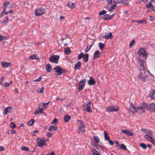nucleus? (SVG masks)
Segmentation results:
<instances>
[{
    "mask_svg": "<svg viewBox=\"0 0 155 155\" xmlns=\"http://www.w3.org/2000/svg\"><path fill=\"white\" fill-rule=\"evenodd\" d=\"M2 86L3 87H8L9 86V85L8 84V83L7 82H5L3 83V84Z\"/></svg>",
    "mask_w": 155,
    "mask_h": 155,
    "instance_id": "55",
    "label": "nucleus"
},
{
    "mask_svg": "<svg viewBox=\"0 0 155 155\" xmlns=\"http://www.w3.org/2000/svg\"><path fill=\"white\" fill-rule=\"evenodd\" d=\"M118 109V108L117 107L115 108L114 106H110L107 107L106 110L108 112H113L117 111Z\"/></svg>",
    "mask_w": 155,
    "mask_h": 155,
    "instance_id": "11",
    "label": "nucleus"
},
{
    "mask_svg": "<svg viewBox=\"0 0 155 155\" xmlns=\"http://www.w3.org/2000/svg\"><path fill=\"white\" fill-rule=\"evenodd\" d=\"M10 2H7L5 1V2H4V4L3 5V6H4V12L5 11V10H6L7 8L9 7L8 6V5H9L10 4Z\"/></svg>",
    "mask_w": 155,
    "mask_h": 155,
    "instance_id": "20",
    "label": "nucleus"
},
{
    "mask_svg": "<svg viewBox=\"0 0 155 155\" xmlns=\"http://www.w3.org/2000/svg\"><path fill=\"white\" fill-rule=\"evenodd\" d=\"M5 37L0 35V42H1L2 40L5 39Z\"/></svg>",
    "mask_w": 155,
    "mask_h": 155,
    "instance_id": "57",
    "label": "nucleus"
},
{
    "mask_svg": "<svg viewBox=\"0 0 155 155\" xmlns=\"http://www.w3.org/2000/svg\"><path fill=\"white\" fill-rule=\"evenodd\" d=\"M121 4H123V5H127L128 4V2L127 0H121Z\"/></svg>",
    "mask_w": 155,
    "mask_h": 155,
    "instance_id": "41",
    "label": "nucleus"
},
{
    "mask_svg": "<svg viewBox=\"0 0 155 155\" xmlns=\"http://www.w3.org/2000/svg\"><path fill=\"white\" fill-rule=\"evenodd\" d=\"M101 53L98 50L96 51L94 54L93 59L94 60H96L97 59L99 58L100 57Z\"/></svg>",
    "mask_w": 155,
    "mask_h": 155,
    "instance_id": "12",
    "label": "nucleus"
},
{
    "mask_svg": "<svg viewBox=\"0 0 155 155\" xmlns=\"http://www.w3.org/2000/svg\"><path fill=\"white\" fill-rule=\"evenodd\" d=\"M35 123V120L34 119H32L30 120L27 123V124L30 126H32Z\"/></svg>",
    "mask_w": 155,
    "mask_h": 155,
    "instance_id": "29",
    "label": "nucleus"
},
{
    "mask_svg": "<svg viewBox=\"0 0 155 155\" xmlns=\"http://www.w3.org/2000/svg\"><path fill=\"white\" fill-rule=\"evenodd\" d=\"M136 23H138L139 24H145L147 23V21L145 20L136 21Z\"/></svg>",
    "mask_w": 155,
    "mask_h": 155,
    "instance_id": "30",
    "label": "nucleus"
},
{
    "mask_svg": "<svg viewBox=\"0 0 155 155\" xmlns=\"http://www.w3.org/2000/svg\"><path fill=\"white\" fill-rule=\"evenodd\" d=\"M81 62L79 61L75 64L74 67V68L77 70L81 68Z\"/></svg>",
    "mask_w": 155,
    "mask_h": 155,
    "instance_id": "22",
    "label": "nucleus"
},
{
    "mask_svg": "<svg viewBox=\"0 0 155 155\" xmlns=\"http://www.w3.org/2000/svg\"><path fill=\"white\" fill-rule=\"evenodd\" d=\"M150 9H152V10L153 12H155V7H154L153 5V6H151Z\"/></svg>",
    "mask_w": 155,
    "mask_h": 155,
    "instance_id": "64",
    "label": "nucleus"
},
{
    "mask_svg": "<svg viewBox=\"0 0 155 155\" xmlns=\"http://www.w3.org/2000/svg\"><path fill=\"white\" fill-rule=\"evenodd\" d=\"M42 78V77L41 76H39L38 78L34 80V81L35 82L37 81H39L41 80Z\"/></svg>",
    "mask_w": 155,
    "mask_h": 155,
    "instance_id": "53",
    "label": "nucleus"
},
{
    "mask_svg": "<svg viewBox=\"0 0 155 155\" xmlns=\"http://www.w3.org/2000/svg\"><path fill=\"white\" fill-rule=\"evenodd\" d=\"M64 52L65 54L66 55H68L70 54L71 52V49H64Z\"/></svg>",
    "mask_w": 155,
    "mask_h": 155,
    "instance_id": "36",
    "label": "nucleus"
},
{
    "mask_svg": "<svg viewBox=\"0 0 155 155\" xmlns=\"http://www.w3.org/2000/svg\"><path fill=\"white\" fill-rule=\"evenodd\" d=\"M52 68L51 64H47L46 67V69L48 72H49L51 71V69H52Z\"/></svg>",
    "mask_w": 155,
    "mask_h": 155,
    "instance_id": "26",
    "label": "nucleus"
},
{
    "mask_svg": "<svg viewBox=\"0 0 155 155\" xmlns=\"http://www.w3.org/2000/svg\"><path fill=\"white\" fill-rule=\"evenodd\" d=\"M46 136L50 138L52 137V134L50 133V132H47L46 133Z\"/></svg>",
    "mask_w": 155,
    "mask_h": 155,
    "instance_id": "52",
    "label": "nucleus"
},
{
    "mask_svg": "<svg viewBox=\"0 0 155 155\" xmlns=\"http://www.w3.org/2000/svg\"><path fill=\"white\" fill-rule=\"evenodd\" d=\"M149 97L155 100V91L152 90L149 94Z\"/></svg>",
    "mask_w": 155,
    "mask_h": 155,
    "instance_id": "17",
    "label": "nucleus"
},
{
    "mask_svg": "<svg viewBox=\"0 0 155 155\" xmlns=\"http://www.w3.org/2000/svg\"><path fill=\"white\" fill-rule=\"evenodd\" d=\"M86 131V130H84V129H83V130H81V129H80L78 131V133H79V134H80L81 133H84V132H85Z\"/></svg>",
    "mask_w": 155,
    "mask_h": 155,
    "instance_id": "60",
    "label": "nucleus"
},
{
    "mask_svg": "<svg viewBox=\"0 0 155 155\" xmlns=\"http://www.w3.org/2000/svg\"><path fill=\"white\" fill-rule=\"evenodd\" d=\"M29 58L31 60H34V59H39V57L37 55H36L35 54H34L32 55H31L29 56Z\"/></svg>",
    "mask_w": 155,
    "mask_h": 155,
    "instance_id": "24",
    "label": "nucleus"
},
{
    "mask_svg": "<svg viewBox=\"0 0 155 155\" xmlns=\"http://www.w3.org/2000/svg\"><path fill=\"white\" fill-rule=\"evenodd\" d=\"M108 141L109 143V144L110 145H114V143L111 140H108Z\"/></svg>",
    "mask_w": 155,
    "mask_h": 155,
    "instance_id": "63",
    "label": "nucleus"
},
{
    "mask_svg": "<svg viewBox=\"0 0 155 155\" xmlns=\"http://www.w3.org/2000/svg\"><path fill=\"white\" fill-rule=\"evenodd\" d=\"M113 2L114 3V4H116L117 5V4H121V0H114L113 1Z\"/></svg>",
    "mask_w": 155,
    "mask_h": 155,
    "instance_id": "48",
    "label": "nucleus"
},
{
    "mask_svg": "<svg viewBox=\"0 0 155 155\" xmlns=\"http://www.w3.org/2000/svg\"><path fill=\"white\" fill-rule=\"evenodd\" d=\"M84 87V85H79L78 86V89L79 91H81L82 90Z\"/></svg>",
    "mask_w": 155,
    "mask_h": 155,
    "instance_id": "51",
    "label": "nucleus"
},
{
    "mask_svg": "<svg viewBox=\"0 0 155 155\" xmlns=\"http://www.w3.org/2000/svg\"><path fill=\"white\" fill-rule=\"evenodd\" d=\"M99 46L100 48H104V44L101 42L99 43Z\"/></svg>",
    "mask_w": 155,
    "mask_h": 155,
    "instance_id": "49",
    "label": "nucleus"
},
{
    "mask_svg": "<svg viewBox=\"0 0 155 155\" xmlns=\"http://www.w3.org/2000/svg\"><path fill=\"white\" fill-rule=\"evenodd\" d=\"M144 137L146 139H147L148 138H149V139H147V140L149 141H150V140H151L152 139H153V137H152V136H149V135L146 134L144 135Z\"/></svg>",
    "mask_w": 155,
    "mask_h": 155,
    "instance_id": "33",
    "label": "nucleus"
},
{
    "mask_svg": "<svg viewBox=\"0 0 155 155\" xmlns=\"http://www.w3.org/2000/svg\"><path fill=\"white\" fill-rule=\"evenodd\" d=\"M104 137H105V140H110V137L108 136L107 133L106 131H104Z\"/></svg>",
    "mask_w": 155,
    "mask_h": 155,
    "instance_id": "32",
    "label": "nucleus"
},
{
    "mask_svg": "<svg viewBox=\"0 0 155 155\" xmlns=\"http://www.w3.org/2000/svg\"><path fill=\"white\" fill-rule=\"evenodd\" d=\"M121 132L124 133L127 135L132 136L133 134L132 132L127 130H122Z\"/></svg>",
    "mask_w": 155,
    "mask_h": 155,
    "instance_id": "16",
    "label": "nucleus"
},
{
    "mask_svg": "<svg viewBox=\"0 0 155 155\" xmlns=\"http://www.w3.org/2000/svg\"><path fill=\"white\" fill-rule=\"evenodd\" d=\"M60 57L59 55H57L51 56L50 57L49 60L53 63L58 64V60L59 59Z\"/></svg>",
    "mask_w": 155,
    "mask_h": 155,
    "instance_id": "7",
    "label": "nucleus"
},
{
    "mask_svg": "<svg viewBox=\"0 0 155 155\" xmlns=\"http://www.w3.org/2000/svg\"><path fill=\"white\" fill-rule=\"evenodd\" d=\"M88 84L89 85H94L96 84V81L94 78L91 77H90V79L87 82Z\"/></svg>",
    "mask_w": 155,
    "mask_h": 155,
    "instance_id": "15",
    "label": "nucleus"
},
{
    "mask_svg": "<svg viewBox=\"0 0 155 155\" xmlns=\"http://www.w3.org/2000/svg\"><path fill=\"white\" fill-rule=\"evenodd\" d=\"M135 39H134L133 40L131 41L130 42V44H129V46L130 48H131L132 47V46L134 44V42H135Z\"/></svg>",
    "mask_w": 155,
    "mask_h": 155,
    "instance_id": "54",
    "label": "nucleus"
},
{
    "mask_svg": "<svg viewBox=\"0 0 155 155\" xmlns=\"http://www.w3.org/2000/svg\"><path fill=\"white\" fill-rule=\"evenodd\" d=\"M58 129L57 126H54L51 125L48 127V130L51 131H53L56 130Z\"/></svg>",
    "mask_w": 155,
    "mask_h": 155,
    "instance_id": "19",
    "label": "nucleus"
},
{
    "mask_svg": "<svg viewBox=\"0 0 155 155\" xmlns=\"http://www.w3.org/2000/svg\"><path fill=\"white\" fill-rule=\"evenodd\" d=\"M112 37V33L111 32L109 34L105 35L102 36V38L105 39H111Z\"/></svg>",
    "mask_w": 155,
    "mask_h": 155,
    "instance_id": "18",
    "label": "nucleus"
},
{
    "mask_svg": "<svg viewBox=\"0 0 155 155\" xmlns=\"http://www.w3.org/2000/svg\"><path fill=\"white\" fill-rule=\"evenodd\" d=\"M92 152L93 155H97V154H100L98 151L96 150L95 149L92 150Z\"/></svg>",
    "mask_w": 155,
    "mask_h": 155,
    "instance_id": "43",
    "label": "nucleus"
},
{
    "mask_svg": "<svg viewBox=\"0 0 155 155\" xmlns=\"http://www.w3.org/2000/svg\"><path fill=\"white\" fill-rule=\"evenodd\" d=\"M85 126L84 124H80L79 126L78 127V128L80 129L81 128H85Z\"/></svg>",
    "mask_w": 155,
    "mask_h": 155,
    "instance_id": "56",
    "label": "nucleus"
},
{
    "mask_svg": "<svg viewBox=\"0 0 155 155\" xmlns=\"http://www.w3.org/2000/svg\"><path fill=\"white\" fill-rule=\"evenodd\" d=\"M58 119L56 118H55L54 120H53L51 124H53L55 125L57 124H58Z\"/></svg>",
    "mask_w": 155,
    "mask_h": 155,
    "instance_id": "42",
    "label": "nucleus"
},
{
    "mask_svg": "<svg viewBox=\"0 0 155 155\" xmlns=\"http://www.w3.org/2000/svg\"><path fill=\"white\" fill-rule=\"evenodd\" d=\"M94 140L96 141L97 143H98L100 141V139L97 136H94Z\"/></svg>",
    "mask_w": 155,
    "mask_h": 155,
    "instance_id": "46",
    "label": "nucleus"
},
{
    "mask_svg": "<svg viewBox=\"0 0 155 155\" xmlns=\"http://www.w3.org/2000/svg\"><path fill=\"white\" fill-rule=\"evenodd\" d=\"M138 54L139 57H138V63L140 65L139 69L141 71V72L137 77L139 80L145 82L147 79V74L144 70L143 59L144 58L145 59L147 58V54L144 49H140Z\"/></svg>",
    "mask_w": 155,
    "mask_h": 155,
    "instance_id": "1",
    "label": "nucleus"
},
{
    "mask_svg": "<svg viewBox=\"0 0 155 155\" xmlns=\"http://www.w3.org/2000/svg\"><path fill=\"white\" fill-rule=\"evenodd\" d=\"M38 109H37L34 113V114H37L39 113H41L42 114H46L42 110L44 109V107H39L38 106Z\"/></svg>",
    "mask_w": 155,
    "mask_h": 155,
    "instance_id": "10",
    "label": "nucleus"
},
{
    "mask_svg": "<svg viewBox=\"0 0 155 155\" xmlns=\"http://www.w3.org/2000/svg\"><path fill=\"white\" fill-rule=\"evenodd\" d=\"M147 109L151 112H155V104L151 103L149 104H147Z\"/></svg>",
    "mask_w": 155,
    "mask_h": 155,
    "instance_id": "8",
    "label": "nucleus"
},
{
    "mask_svg": "<svg viewBox=\"0 0 155 155\" xmlns=\"http://www.w3.org/2000/svg\"><path fill=\"white\" fill-rule=\"evenodd\" d=\"M117 7V5H116V4H114L112 6H109V7H110L109 9V11L110 12H113V10L115 9L116 7Z\"/></svg>",
    "mask_w": 155,
    "mask_h": 155,
    "instance_id": "27",
    "label": "nucleus"
},
{
    "mask_svg": "<svg viewBox=\"0 0 155 155\" xmlns=\"http://www.w3.org/2000/svg\"><path fill=\"white\" fill-rule=\"evenodd\" d=\"M36 140L38 147H42L45 145L46 141L45 140L44 138L38 137L37 138Z\"/></svg>",
    "mask_w": 155,
    "mask_h": 155,
    "instance_id": "6",
    "label": "nucleus"
},
{
    "mask_svg": "<svg viewBox=\"0 0 155 155\" xmlns=\"http://www.w3.org/2000/svg\"><path fill=\"white\" fill-rule=\"evenodd\" d=\"M150 141L155 146V139H154L153 138V139H152L151 140H150Z\"/></svg>",
    "mask_w": 155,
    "mask_h": 155,
    "instance_id": "61",
    "label": "nucleus"
},
{
    "mask_svg": "<svg viewBox=\"0 0 155 155\" xmlns=\"http://www.w3.org/2000/svg\"><path fill=\"white\" fill-rule=\"evenodd\" d=\"M4 79V78L3 77H2L1 78H0V84H1L2 85L3 84L2 82L3 81Z\"/></svg>",
    "mask_w": 155,
    "mask_h": 155,
    "instance_id": "58",
    "label": "nucleus"
},
{
    "mask_svg": "<svg viewBox=\"0 0 155 155\" xmlns=\"http://www.w3.org/2000/svg\"><path fill=\"white\" fill-rule=\"evenodd\" d=\"M12 110V107H6L4 110L3 114L4 115L7 114L8 113H10L11 112Z\"/></svg>",
    "mask_w": 155,
    "mask_h": 155,
    "instance_id": "13",
    "label": "nucleus"
},
{
    "mask_svg": "<svg viewBox=\"0 0 155 155\" xmlns=\"http://www.w3.org/2000/svg\"><path fill=\"white\" fill-rule=\"evenodd\" d=\"M66 6L71 9H73L75 7L74 4L72 2H69Z\"/></svg>",
    "mask_w": 155,
    "mask_h": 155,
    "instance_id": "23",
    "label": "nucleus"
},
{
    "mask_svg": "<svg viewBox=\"0 0 155 155\" xmlns=\"http://www.w3.org/2000/svg\"><path fill=\"white\" fill-rule=\"evenodd\" d=\"M84 57V54L82 53H81L78 55V59L79 60L81 59V58H83Z\"/></svg>",
    "mask_w": 155,
    "mask_h": 155,
    "instance_id": "45",
    "label": "nucleus"
},
{
    "mask_svg": "<svg viewBox=\"0 0 155 155\" xmlns=\"http://www.w3.org/2000/svg\"><path fill=\"white\" fill-rule=\"evenodd\" d=\"M141 130L143 131V132L146 133V134H147L149 136H152V131L151 130H146L145 129H141Z\"/></svg>",
    "mask_w": 155,
    "mask_h": 155,
    "instance_id": "21",
    "label": "nucleus"
},
{
    "mask_svg": "<svg viewBox=\"0 0 155 155\" xmlns=\"http://www.w3.org/2000/svg\"><path fill=\"white\" fill-rule=\"evenodd\" d=\"M109 15L108 14H106L105 15L104 17H102L101 18L103 19V20L104 21H107L109 20Z\"/></svg>",
    "mask_w": 155,
    "mask_h": 155,
    "instance_id": "31",
    "label": "nucleus"
},
{
    "mask_svg": "<svg viewBox=\"0 0 155 155\" xmlns=\"http://www.w3.org/2000/svg\"><path fill=\"white\" fill-rule=\"evenodd\" d=\"M44 91V89L43 87H42L41 89V90L38 91L40 93H42Z\"/></svg>",
    "mask_w": 155,
    "mask_h": 155,
    "instance_id": "59",
    "label": "nucleus"
},
{
    "mask_svg": "<svg viewBox=\"0 0 155 155\" xmlns=\"http://www.w3.org/2000/svg\"><path fill=\"white\" fill-rule=\"evenodd\" d=\"M53 69L55 71L56 74L57 75H61L63 72H67L66 70L63 69L59 66L54 68Z\"/></svg>",
    "mask_w": 155,
    "mask_h": 155,
    "instance_id": "2",
    "label": "nucleus"
},
{
    "mask_svg": "<svg viewBox=\"0 0 155 155\" xmlns=\"http://www.w3.org/2000/svg\"><path fill=\"white\" fill-rule=\"evenodd\" d=\"M147 104L142 103L140 106L138 107V109L136 108V111H137L140 113H144L145 111V108L147 109Z\"/></svg>",
    "mask_w": 155,
    "mask_h": 155,
    "instance_id": "4",
    "label": "nucleus"
},
{
    "mask_svg": "<svg viewBox=\"0 0 155 155\" xmlns=\"http://www.w3.org/2000/svg\"><path fill=\"white\" fill-rule=\"evenodd\" d=\"M106 11L105 10H102L101 11L99 12V16H101L102 15H103L104 14H105L106 13Z\"/></svg>",
    "mask_w": 155,
    "mask_h": 155,
    "instance_id": "44",
    "label": "nucleus"
},
{
    "mask_svg": "<svg viewBox=\"0 0 155 155\" xmlns=\"http://www.w3.org/2000/svg\"><path fill=\"white\" fill-rule=\"evenodd\" d=\"M21 149L23 150H24L26 151H28L29 150V148L26 147H21Z\"/></svg>",
    "mask_w": 155,
    "mask_h": 155,
    "instance_id": "39",
    "label": "nucleus"
},
{
    "mask_svg": "<svg viewBox=\"0 0 155 155\" xmlns=\"http://www.w3.org/2000/svg\"><path fill=\"white\" fill-rule=\"evenodd\" d=\"M71 118V117L69 115L67 114L64 116V120L66 122H68Z\"/></svg>",
    "mask_w": 155,
    "mask_h": 155,
    "instance_id": "25",
    "label": "nucleus"
},
{
    "mask_svg": "<svg viewBox=\"0 0 155 155\" xmlns=\"http://www.w3.org/2000/svg\"><path fill=\"white\" fill-rule=\"evenodd\" d=\"M113 0H107V6H108L109 5H112V3L113 2Z\"/></svg>",
    "mask_w": 155,
    "mask_h": 155,
    "instance_id": "50",
    "label": "nucleus"
},
{
    "mask_svg": "<svg viewBox=\"0 0 155 155\" xmlns=\"http://www.w3.org/2000/svg\"><path fill=\"white\" fill-rule=\"evenodd\" d=\"M85 105L87 106V107L85 109V106H84L83 108V109H84L85 110L87 111L88 113H91L92 112V110L91 109V102L90 101H89L87 102V104H85Z\"/></svg>",
    "mask_w": 155,
    "mask_h": 155,
    "instance_id": "9",
    "label": "nucleus"
},
{
    "mask_svg": "<svg viewBox=\"0 0 155 155\" xmlns=\"http://www.w3.org/2000/svg\"><path fill=\"white\" fill-rule=\"evenodd\" d=\"M120 149H123L124 150H127L126 146L123 144H122L121 145L120 147Z\"/></svg>",
    "mask_w": 155,
    "mask_h": 155,
    "instance_id": "40",
    "label": "nucleus"
},
{
    "mask_svg": "<svg viewBox=\"0 0 155 155\" xmlns=\"http://www.w3.org/2000/svg\"><path fill=\"white\" fill-rule=\"evenodd\" d=\"M86 82V80L85 79H84L83 80L80 81L79 84L78 85H79L81 84L82 85H84V86H85V84Z\"/></svg>",
    "mask_w": 155,
    "mask_h": 155,
    "instance_id": "38",
    "label": "nucleus"
},
{
    "mask_svg": "<svg viewBox=\"0 0 155 155\" xmlns=\"http://www.w3.org/2000/svg\"><path fill=\"white\" fill-rule=\"evenodd\" d=\"M9 126L11 128L14 129L17 127L16 125L14 122H11Z\"/></svg>",
    "mask_w": 155,
    "mask_h": 155,
    "instance_id": "35",
    "label": "nucleus"
},
{
    "mask_svg": "<svg viewBox=\"0 0 155 155\" xmlns=\"http://www.w3.org/2000/svg\"><path fill=\"white\" fill-rule=\"evenodd\" d=\"M50 101H49L48 102L46 103H41L39 104L38 106L39 107L42 106L45 107V105H48Z\"/></svg>",
    "mask_w": 155,
    "mask_h": 155,
    "instance_id": "34",
    "label": "nucleus"
},
{
    "mask_svg": "<svg viewBox=\"0 0 155 155\" xmlns=\"http://www.w3.org/2000/svg\"><path fill=\"white\" fill-rule=\"evenodd\" d=\"M89 54H86L84 55V57H83V61L86 63L88 61Z\"/></svg>",
    "mask_w": 155,
    "mask_h": 155,
    "instance_id": "28",
    "label": "nucleus"
},
{
    "mask_svg": "<svg viewBox=\"0 0 155 155\" xmlns=\"http://www.w3.org/2000/svg\"><path fill=\"white\" fill-rule=\"evenodd\" d=\"M136 112V107L135 105L131 104L129 107V113L132 117H135Z\"/></svg>",
    "mask_w": 155,
    "mask_h": 155,
    "instance_id": "5",
    "label": "nucleus"
},
{
    "mask_svg": "<svg viewBox=\"0 0 155 155\" xmlns=\"http://www.w3.org/2000/svg\"><path fill=\"white\" fill-rule=\"evenodd\" d=\"M140 146L143 149H146L147 146L145 144L143 143H141L140 144Z\"/></svg>",
    "mask_w": 155,
    "mask_h": 155,
    "instance_id": "37",
    "label": "nucleus"
},
{
    "mask_svg": "<svg viewBox=\"0 0 155 155\" xmlns=\"http://www.w3.org/2000/svg\"><path fill=\"white\" fill-rule=\"evenodd\" d=\"M10 131L11 134H15L16 133V131L13 130H11Z\"/></svg>",
    "mask_w": 155,
    "mask_h": 155,
    "instance_id": "62",
    "label": "nucleus"
},
{
    "mask_svg": "<svg viewBox=\"0 0 155 155\" xmlns=\"http://www.w3.org/2000/svg\"><path fill=\"white\" fill-rule=\"evenodd\" d=\"M1 65L3 68H7L11 67L12 66V64L11 62H7L3 61L1 63Z\"/></svg>",
    "mask_w": 155,
    "mask_h": 155,
    "instance_id": "14",
    "label": "nucleus"
},
{
    "mask_svg": "<svg viewBox=\"0 0 155 155\" xmlns=\"http://www.w3.org/2000/svg\"><path fill=\"white\" fill-rule=\"evenodd\" d=\"M45 10L43 7H40L37 9H36L35 11V15L37 16H39L44 14Z\"/></svg>",
    "mask_w": 155,
    "mask_h": 155,
    "instance_id": "3",
    "label": "nucleus"
},
{
    "mask_svg": "<svg viewBox=\"0 0 155 155\" xmlns=\"http://www.w3.org/2000/svg\"><path fill=\"white\" fill-rule=\"evenodd\" d=\"M146 7L148 9H150L151 6H153V5L150 2L148 3L146 5Z\"/></svg>",
    "mask_w": 155,
    "mask_h": 155,
    "instance_id": "47",
    "label": "nucleus"
}]
</instances>
